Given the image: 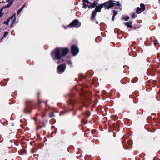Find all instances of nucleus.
Masks as SVG:
<instances>
[{"instance_id":"f257e3e1","label":"nucleus","mask_w":160,"mask_h":160,"mask_svg":"<svg viewBox=\"0 0 160 160\" xmlns=\"http://www.w3.org/2000/svg\"><path fill=\"white\" fill-rule=\"evenodd\" d=\"M52 57L54 61L58 60L57 62V64H59L64 62V59H61V51L59 49H54L51 53Z\"/></svg>"},{"instance_id":"f03ea898","label":"nucleus","mask_w":160,"mask_h":160,"mask_svg":"<svg viewBox=\"0 0 160 160\" xmlns=\"http://www.w3.org/2000/svg\"><path fill=\"white\" fill-rule=\"evenodd\" d=\"M102 4H104V7L105 8V9H108L110 8H112L115 5L119 7H120L121 6V5L119 3V2H115L111 0H110Z\"/></svg>"},{"instance_id":"7ed1b4c3","label":"nucleus","mask_w":160,"mask_h":160,"mask_svg":"<svg viewBox=\"0 0 160 160\" xmlns=\"http://www.w3.org/2000/svg\"><path fill=\"white\" fill-rule=\"evenodd\" d=\"M104 4H101L96 6L94 10L92 13L91 18L94 19L96 15V13L97 12H101V9L104 7Z\"/></svg>"},{"instance_id":"20e7f679","label":"nucleus","mask_w":160,"mask_h":160,"mask_svg":"<svg viewBox=\"0 0 160 160\" xmlns=\"http://www.w3.org/2000/svg\"><path fill=\"white\" fill-rule=\"evenodd\" d=\"M81 26V23L79 22L77 19H75L73 20L68 26L67 27L72 28L76 27L77 28Z\"/></svg>"},{"instance_id":"39448f33","label":"nucleus","mask_w":160,"mask_h":160,"mask_svg":"<svg viewBox=\"0 0 160 160\" xmlns=\"http://www.w3.org/2000/svg\"><path fill=\"white\" fill-rule=\"evenodd\" d=\"M71 52L74 56H76L79 52V48L75 45H73L71 48Z\"/></svg>"},{"instance_id":"423d86ee","label":"nucleus","mask_w":160,"mask_h":160,"mask_svg":"<svg viewBox=\"0 0 160 160\" xmlns=\"http://www.w3.org/2000/svg\"><path fill=\"white\" fill-rule=\"evenodd\" d=\"M59 49L60 50L61 57H64L65 56L66 54H67L69 51V49L68 48H56L55 49Z\"/></svg>"},{"instance_id":"0eeeda50","label":"nucleus","mask_w":160,"mask_h":160,"mask_svg":"<svg viewBox=\"0 0 160 160\" xmlns=\"http://www.w3.org/2000/svg\"><path fill=\"white\" fill-rule=\"evenodd\" d=\"M66 68V64H62L59 65L57 68V69L60 72H63L65 71Z\"/></svg>"},{"instance_id":"6e6552de","label":"nucleus","mask_w":160,"mask_h":160,"mask_svg":"<svg viewBox=\"0 0 160 160\" xmlns=\"http://www.w3.org/2000/svg\"><path fill=\"white\" fill-rule=\"evenodd\" d=\"M31 107L27 102L26 107L24 110V112L27 113H29L31 112Z\"/></svg>"},{"instance_id":"1a4fd4ad","label":"nucleus","mask_w":160,"mask_h":160,"mask_svg":"<svg viewBox=\"0 0 160 160\" xmlns=\"http://www.w3.org/2000/svg\"><path fill=\"white\" fill-rule=\"evenodd\" d=\"M90 5L88 6L89 8H93L96 7L97 5H98V3L96 1H94L93 3H91Z\"/></svg>"},{"instance_id":"9d476101","label":"nucleus","mask_w":160,"mask_h":160,"mask_svg":"<svg viewBox=\"0 0 160 160\" xmlns=\"http://www.w3.org/2000/svg\"><path fill=\"white\" fill-rule=\"evenodd\" d=\"M16 14L14 13L12 16L10 18L11 20H12L13 18V19L12 22L11 24V28L13 25L15 23V20H16Z\"/></svg>"},{"instance_id":"9b49d317","label":"nucleus","mask_w":160,"mask_h":160,"mask_svg":"<svg viewBox=\"0 0 160 160\" xmlns=\"http://www.w3.org/2000/svg\"><path fill=\"white\" fill-rule=\"evenodd\" d=\"M68 103L73 106L74 104L75 103V101L74 100L70 99V100L68 101Z\"/></svg>"},{"instance_id":"f8f14e48","label":"nucleus","mask_w":160,"mask_h":160,"mask_svg":"<svg viewBox=\"0 0 160 160\" xmlns=\"http://www.w3.org/2000/svg\"><path fill=\"white\" fill-rule=\"evenodd\" d=\"M141 7V9L142 11H144L145 9V6L142 3H141L140 5Z\"/></svg>"},{"instance_id":"ddd939ff","label":"nucleus","mask_w":160,"mask_h":160,"mask_svg":"<svg viewBox=\"0 0 160 160\" xmlns=\"http://www.w3.org/2000/svg\"><path fill=\"white\" fill-rule=\"evenodd\" d=\"M124 24L128 28H132V25L130 24H130L129 23L125 22L124 23Z\"/></svg>"},{"instance_id":"4468645a","label":"nucleus","mask_w":160,"mask_h":160,"mask_svg":"<svg viewBox=\"0 0 160 160\" xmlns=\"http://www.w3.org/2000/svg\"><path fill=\"white\" fill-rule=\"evenodd\" d=\"M143 11H142L141 9L139 7H138L136 10V12L138 13H140Z\"/></svg>"},{"instance_id":"2eb2a0df","label":"nucleus","mask_w":160,"mask_h":160,"mask_svg":"<svg viewBox=\"0 0 160 160\" xmlns=\"http://www.w3.org/2000/svg\"><path fill=\"white\" fill-rule=\"evenodd\" d=\"M10 20V18H8L6 21H4L3 22V23L4 24H6L7 25H8L9 24V21Z\"/></svg>"},{"instance_id":"dca6fc26","label":"nucleus","mask_w":160,"mask_h":160,"mask_svg":"<svg viewBox=\"0 0 160 160\" xmlns=\"http://www.w3.org/2000/svg\"><path fill=\"white\" fill-rule=\"evenodd\" d=\"M86 92L83 90H81V92L80 93V95L82 96H84L86 94Z\"/></svg>"},{"instance_id":"f3484780","label":"nucleus","mask_w":160,"mask_h":160,"mask_svg":"<svg viewBox=\"0 0 160 160\" xmlns=\"http://www.w3.org/2000/svg\"><path fill=\"white\" fill-rule=\"evenodd\" d=\"M46 126V123L44 122H42V126H40L38 127V129H39L41 128L42 127H45Z\"/></svg>"},{"instance_id":"a211bd4d","label":"nucleus","mask_w":160,"mask_h":160,"mask_svg":"<svg viewBox=\"0 0 160 160\" xmlns=\"http://www.w3.org/2000/svg\"><path fill=\"white\" fill-rule=\"evenodd\" d=\"M3 10V8H2L0 10V18L3 15L4 13L2 12Z\"/></svg>"},{"instance_id":"6ab92c4d","label":"nucleus","mask_w":160,"mask_h":160,"mask_svg":"<svg viewBox=\"0 0 160 160\" xmlns=\"http://www.w3.org/2000/svg\"><path fill=\"white\" fill-rule=\"evenodd\" d=\"M129 17L128 16H126L123 17V19L125 21H128L129 19Z\"/></svg>"},{"instance_id":"aec40b11","label":"nucleus","mask_w":160,"mask_h":160,"mask_svg":"<svg viewBox=\"0 0 160 160\" xmlns=\"http://www.w3.org/2000/svg\"><path fill=\"white\" fill-rule=\"evenodd\" d=\"M127 143L129 146H131L132 145V141L131 140H130L129 141H127Z\"/></svg>"},{"instance_id":"412c9836","label":"nucleus","mask_w":160,"mask_h":160,"mask_svg":"<svg viewBox=\"0 0 160 160\" xmlns=\"http://www.w3.org/2000/svg\"><path fill=\"white\" fill-rule=\"evenodd\" d=\"M82 2L83 3H87V4H90L91 2L88 0H83Z\"/></svg>"},{"instance_id":"4be33fe9","label":"nucleus","mask_w":160,"mask_h":160,"mask_svg":"<svg viewBox=\"0 0 160 160\" xmlns=\"http://www.w3.org/2000/svg\"><path fill=\"white\" fill-rule=\"evenodd\" d=\"M88 4H86L85 3H83V8L85 9L87 7H88Z\"/></svg>"},{"instance_id":"5701e85b","label":"nucleus","mask_w":160,"mask_h":160,"mask_svg":"<svg viewBox=\"0 0 160 160\" xmlns=\"http://www.w3.org/2000/svg\"><path fill=\"white\" fill-rule=\"evenodd\" d=\"M112 11L113 13V15L116 16L117 14V12L114 10H112Z\"/></svg>"},{"instance_id":"b1692460","label":"nucleus","mask_w":160,"mask_h":160,"mask_svg":"<svg viewBox=\"0 0 160 160\" xmlns=\"http://www.w3.org/2000/svg\"><path fill=\"white\" fill-rule=\"evenodd\" d=\"M10 6V3H8L7 5H6L4 7H3L2 8H3V9L4 8H9Z\"/></svg>"},{"instance_id":"393cba45","label":"nucleus","mask_w":160,"mask_h":160,"mask_svg":"<svg viewBox=\"0 0 160 160\" xmlns=\"http://www.w3.org/2000/svg\"><path fill=\"white\" fill-rule=\"evenodd\" d=\"M49 117H53L54 116V114L53 112H51L49 114Z\"/></svg>"},{"instance_id":"a878e982","label":"nucleus","mask_w":160,"mask_h":160,"mask_svg":"<svg viewBox=\"0 0 160 160\" xmlns=\"http://www.w3.org/2000/svg\"><path fill=\"white\" fill-rule=\"evenodd\" d=\"M23 9L21 8L20 9H19L17 12V14L18 15L22 11Z\"/></svg>"},{"instance_id":"bb28decb","label":"nucleus","mask_w":160,"mask_h":160,"mask_svg":"<svg viewBox=\"0 0 160 160\" xmlns=\"http://www.w3.org/2000/svg\"><path fill=\"white\" fill-rule=\"evenodd\" d=\"M8 33H9L8 32L6 31L5 32L3 35V37H6L7 35L8 34Z\"/></svg>"},{"instance_id":"cd10ccee","label":"nucleus","mask_w":160,"mask_h":160,"mask_svg":"<svg viewBox=\"0 0 160 160\" xmlns=\"http://www.w3.org/2000/svg\"><path fill=\"white\" fill-rule=\"evenodd\" d=\"M131 17L132 18H135V15L134 13H133L132 14Z\"/></svg>"},{"instance_id":"c85d7f7f","label":"nucleus","mask_w":160,"mask_h":160,"mask_svg":"<svg viewBox=\"0 0 160 160\" xmlns=\"http://www.w3.org/2000/svg\"><path fill=\"white\" fill-rule=\"evenodd\" d=\"M68 64L70 65V66H72V62H71V61H70V60H68Z\"/></svg>"},{"instance_id":"c756f323","label":"nucleus","mask_w":160,"mask_h":160,"mask_svg":"<svg viewBox=\"0 0 160 160\" xmlns=\"http://www.w3.org/2000/svg\"><path fill=\"white\" fill-rule=\"evenodd\" d=\"M115 16H114V15H113L112 17V21H113L114 20V17Z\"/></svg>"},{"instance_id":"7c9ffc66","label":"nucleus","mask_w":160,"mask_h":160,"mask_svg":"<svg viewBox=\"0 0 160 160\" xmlns=\"http://www.w3.org/2000/svg\"><path fill=\"white\" fill-rule=\"evenodd\" d=\"M25 6L26 4H24L21 8L23 9V8L25 7Z\"/></svg>"},{"instance_id":"2f4dec72","label":"nucleus","mask_w":160,"mask_h":160,"mask_svg":"<svg viewBox=\"0 0 160 160\" xmlns=\"http://www.w3.org/2000/svg\"><path fill=\"white\" fill-rule=\"evenodd\" d=\"M127 22L128 23H129V24H130H130L131 25L132 23V21H129V22Z\"/></svg>"},{"instance_id":"473e14b6","label":"nucleus","mask_w":160,"mask_h":160,"mask_svg":"<svg viewBox=\"0 0 160 160\" xmlns=\"http://www.w3.org/2000/svg\"><path fill=\"white\" fill-rule=\"evenodd\" d=\"M41 103V102L39 100L38 101V105H39V104L40 103Z\"/></svg>"},{"instance_id":"72a5a7b5","label":"nucleus","mask_w":160,"mask_h":160,"mask_svg":"<svg viewBox=\"0 0 160 160\" xmlns=\"http://www.w3.org/2000/svg\"><path fill=\"white\" fill-rule=\"evenodd\" d=\"M158 42V40H155V44H156L157 43V42Z\"/></svg>"},{"instance_id":"f704fd0d","label":"nucleus","mask_w":160,"mask_h":160,"mask_svg":"<svg viewBox=\"0 0 160 160\" xmlns=\"http://www.w3.org/2000/svg\"><path fill=\"white\" fill-rule=\"evenodd\" d=\"M42 113H43V116H45L46 115V114L44 112H42Z\"/></svg>"},{"instance_id":"c9c22d12","label":"nucleus","mask_w":160,"mask_h":160,"mask_svg":"<svg viewBox=\"0 0 160 160\" xmlns=\"http://www.w3.org/2000/svg\"><path fill=\"white\" fill-rule=\"evenodd\" d=\"M13 0H12V1H11V5L13 3Z\"/></svg>"},{"instance_id":"e433bc0d","label":"nucleus","mask_w":160,"mask_h":160,"mask_svg":"<svg viewBox=\"0 0 160 160\" xmlns=\"http://www.w3.org/2000/svg\"><path fill=\"white\" fill-rule=\"evenodd\" d=\"M14 123H12V126H14Z\"/></svg>"},{"instance_id":"4c0bfd02","label":"nucleus","mask_w":160,"mask_h":160,"mask_svg":"<svg viewBox=\"0 0 160 160\" xmlns=\"http://www.w3.org/2000/svg\"><path fill=\"white\" fill-rule=\"evenodd\" d=\"M96 23L98 24V21L96 22Z\"/></svg>"},{"instance_id":"58836bf2","label":"nucleus","mask_w":160,"mask_h":160,"mask_svg":"<svg viewBox=\"0 0 160 160\" xmlns=\"http://www.w3.org/2000/svg\"><path fill=\"white\" fill-rule=\"evenodd\" d=\"M123 147H124V148L125 149H127V148H125V146H124V145H123Z\"/></svg>"},{"instance_id":"ea45409f","label":"nucleus","mask_w":160,"mask_h":160,"mask_svg":"<svg viewBox=\"0 0 160 160\" xmlns=\"http://www.w3.org/2000/svg\"><path fill=\"white\" fill-rule=\"evenodd\" d=\"M45 104L46 105H47V102H45Z\"/></svg>"},{"instance_id":"a19ab883","label":"nucleus","mask_w":160,"mask_h":160,"mask_svg":"<svg viewBox=\"0 0 160 160\" xmlns=\"http://www.w3.org/2000/svg\"><path fill=\"white\" fill-rule=\"evenodd\" d=\"M64 28L66 29L67 28L66 27H64Z\"/></svg>"}]
</instances>
